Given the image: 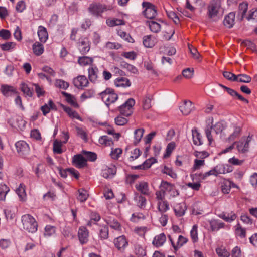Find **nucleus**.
I'll return each mask as SVG.
<instances>
[{"label":"nucleus","instance_id":"1","mask_svg":"<svg viewBox=\"0 0 257 257\" xmlns=\"http://www.w3.org/2000/svg\"><path fill=\"white\" fill-rule=\"evenodd\" d=\"M21 221L24 230L31 233L37 230V223L35 218L30 214H25L22 216Z\"/></svg>","mask_w":257,"mask_h":257},{"label":"nucleus","instance_id":"2","mask_svg":"<svg viewBox=\"0 0 257 257\" xmlns=\"http://www.w3.org/2000/svg\"><path fill=\"white\" fill-rule=\"evenodd\" d=\"M100 95L102 101L107 106L115 102L118 99L117 94L114 93L113 90L110 88L106 89Z\"/></svg>","mask_w":257,"mask_h":257},{"label":"nucleus","instance_id":"3","mask_svg":"<svg viewBox=\"0 0 257 257\" xmlns=\"http://www.w3.org/2000/svg\"><path fill=\"white\" fill-rule=\"evenodd\" d=\"M221 8L220 0H212L208 7V17L215 20L216 17Z\"/></svg>","mask_w":257,"mask_h":257},{"label":"nucleus","instance_id":"4","mask_svg":"<svg viewBox=\"0 0 257 257\" xmlns=\"http://www.w3.org/2000/svg\"><path fill=\"white\" fill-rule=\"evenodd\" d=\"M109 9L107 6L100 3H92L90 5L88 8L89 12L93 15L99 17L102 13Z\"/></svg>","mask_w":257,"mask_h":257},{"label":"nucleus","instance_id":"5","mask_svg":"<svg viewBox=\"0 0 257 257\" xmlns=\"http://www.w3.org/2000/svg\"><path fill=\"white\" fill-rule=\"evenodd\" d=\"M142 6L145 8L143 11L145 17L148 19H153L157 14L155 6L150 2H144Z\"/></svg>","mask_w":257,"mask_h":257},{"label":"nucleus","instance_id":"6","mask_svg":"<svg viewBox=\"0 0 257 257\" xmlns=\"http://www.w3.org/2000/svg\"><path fill=\"white\" fill-rule=\"evenodd\" d=\"M251 137H243L238 142H234V144H236V147L239 152L245 153L248 151L249 143L251 141Z\"/></svg>","mask_w":257,"mask_h":257},{"label":"nucleus","instance_id":"7","mask_svg":"<svg viewBox=\"0 0 257 257\" xmlns=\"http://www.w3.org/2000/svg\"><path fill=\"white\" fill-rule=\"evenodd\" d=\"M135 102L133 98H129L123 104L119 107L120 113L125 116H128L132 113V107Z\"/></svg>","mask_w":257,"mask_h":257},{"label":"nucleus","instance_id":"8","mask_svg":"<svg viewBox=\"0 0 257 257\" xmlns=\"http://www.w3.org/2000/svg\"><path fill=\"white\" fill-rule=\"evenodd\" d=\"M15 146L18 153L21 156L26 155L29 154L30 148L28 144L24 141H18L15 144Z\"/></svg>","mask_w":257,"mask_h":257},{"label":"nucleus","instance_id":"9","mask_svg":"<svg viewBox=\"0 0 257 257\" xmlns=\"http://www.w3.org/2000/svg\"><path fill=\"white\" fill-rule=\"evenodd\" d=\"M90 42L87 37L81 38L79 40L78 48L82 54H86L90 50Z\"/></svg>","mask_w":257,"mask_h":257},{"label":"nucleus","instance_id":"10","mask_svg":"<svg viewBox=\"0 0 257 257\" xmlns=\"http://www.w3.org/2000/svg\"><path fill=\"white\" fill-rule=\"evenodd\" d=\"M114 244L115 246L120 252H123L128 245V242L123 235L119 236L114 239Z\"/></svg>","mask_w":257,"mask_h":257},{"label":"nucleus","instance_id":"11","mask_svg":"<svg viewBox=\"0 0 257 257\" xmlns=\"http://www.w3.org/2000/svg\"><path fill=\"white\" fill-rule=\"evenodd\" d=\"M78 236L81 244H86L88 241L89 232L86 227L82 226L79 228Z\"/></svg>","mask_w":257,"mask_h":257},{"label":"nucleus","instance_id":"12","mask_svg":"<svg viewBox=\"0 0 257 257\" xmlns=\"http://www.w3.org/2000/svg\"><path fill=\"white\" fill-rule=\"evenodd\" d=\"M88 83V80L84 75L79 76L73 80L74 86L79 89H82L83 87H86Z\"/></svg>","mask_w":257,"mask_h":257},{"label":"nucleus","instance_id":"13","mask_svg":"<svg viewBox=\"0 0 257 257\" xmlns=\"http://www.w3.org/2000/svg\"><path fill=\"white\" fill-rule=\"evenodd\" d=\"M86 162L87 160L81 154L74 155L73 157L72 163L78 168L84 167L86 165Z\"/></svg>","mask_w":257,"mask_h":257},{"label":"nucleus","instance_id":"14","mask_svg":"<svg viewBox=\"0 0 257 257\" xmlns=\"http://www.w3.org/2000/svg\"><path fill=\"white\" fill-rule=\"evenodd\" d=\"M116 172V168L114 166H105L102 170V175L106 179L112 178Z\"/></svg>","mask_w":257,"mask_h":257},{"label":"nucleus","instance_id":"15","mask_svg":"<svg viewBox=\"0 0 257 257\" xmlns=\"http://www.w3.org/2000/svg\"><path fill=\"white\" fill-rule=\"evenodd\" d=\"M193 108L192 102L185 100L183 103L179 107L181 112L183 115H187L190 113Z\"/></svg>","mask_w":257,"mask_h":257},{"label":"nucleus","instance_id":"16","mask_svg":"<svg viewBox=\"0 0 257 257\" xmlns=\"http://www.w3.org/2000/svg\"><path fill=\"white\" fill-rule=\"evenodd\" d=\"M235 14L234 12H231L225 16L223 21V24L228 28H232L234 24Z\"/></svg>","mask_w":257,"mask_h":257},{"label":"nucleus","instance_id":"17","mask_svg":"<svg viewBox=\"0 0 257 257\" xmlns=\"http://www.w3.org/2000/svg\"><path fill=\"white\" fill-rule=\"evenodd\" d=\"M166 240V237L164 233H162L158 235H156L152 243L155 246L158 247L161 246L165 242Z\"/></svg>","mask_w":257,"mask_h":257},{"label":"nucleus","instance_id":"18","mask_svg":"<svg viewBox=\"0 0 257 257\" xmlns=\"http://www.w3.org/2000/svg\"><path fill=\"white\" fill-rule=\"evenodd\" d=\"M136 188L141 193L145 195H148L149 194V190L148 184L147 182L143 181L136 184Z\"/></svg>","mask_w":257,"mask_h":257},{"label":"nucleus","instance_id":"19","mask_svg":"<svg viewBox=\"0 0 257 257\" xmlns=\"http://www.w3.org/2000/svg\"><path fill=\"white\" fill-rule=\"evenodd\" d=\"M37 33L40 41L42 43L45 42L48 37L46 29L43 26H40Z\"/></svg>","mask_w":257,"mask_h":257},{"label":"nucleus","instance_id":"20","mask_svg":"<svg viewBox=\"0 0 257 257\" xmlns=\"http://www.w3.org/2000/svg\"><path fill=\"white\" fill-rule=\"evenodd\" d=\"M192 135L193 142L195 145L199 146L203 144L202 136L196 128H194L192 130Z\"/></svg>","mask_w":257,"mask_h":257},{"label":"nucleus","instance_id":"21","mask_svg":"<svg viewBox=\"0 0 257 257\" xmlns=\"http://www.w3.org/2000/svg\"><path fill=\"white\" fill-rule=\"evenodd\" d=\"M61 107L68 114L70 117L72 118H76L78 120H81V117L76 111L73 110L69 107L66 106L63 104L61 105Z\"/></svg>","mask_w":257,"mask_h":257},{"label":"nucleus","instance_id":"22","mask_svg":"<svg viewBox=\"0 0 257 257\" xmlns=\"http://www.w3.org/2000/svg\"><path fill=\"white\" fill-rule=\"evenodd\" d=\"M62 94L65 97L66 101L71 105L76 108L78 107L76 98L74 96L66 92H62Z\"/></svg>","mask_w":257,"mask_h":257},{"label":"nucleus","instance_id":"23","mask_svg":"<svg viewBox=\"0 0 257 257\" xmlns=\"http://www.w3.org/2000/svg\"><path fill=\"white\" fill-rule=\"evenodd\" d=\"M114 84L116 87H127L131 85V82L127 78L120 77L115 80Z\"/></svg>","mask_w":257,"mask_h":257},{"label":"nucleus","instance_id":"24","mask_svg":"<svg viewBox=\"0 0 257 257\" xmlns=\"http://www.w3.org/2000/svg\"><path fill=\"white\" fill-rule=\"evenodd\" d=\"M144 45L147 48H151L155 43V38L151 35H146L143 37Z\"/></svg>","mask_w":257,"mask_h":257},{"label":"nucleus","instance_id":"25","mask_svg":"<svg viewBox=\"0 0 257 257\" xmlns=\"http://www.w3.org/2000/svg\"><path fill=\"white\" fill-rule=\"evenodd\" d=\"M175 214L178 217L182 216L184 215L186 207L185 203H180L177 204L174 209Z\"/></svg>","mask_w":257,"mask_h":257},{"label":"nucleus","instance_id":"26","mask_svg":"<svg viewBox=\"0 0 257 257\" xmlns=\"http://www.w3.org/2000/svg\"><path fill=\"white\" fill-rule=\"evenodd\" d=\"M1 92L6 96H9L12 93H17L16 89L11 86L2 85L1 86Z\"/></svg>","mask_w":257,"mask_h":257},{"label":"nucleus","instance_id":"27","mask_svg":"<svg viewBox=\"0 0 257 257\" xmlns=\"http://www.w3.org/2000/svg\"><path fill=\"white\" fill-rule=\"evenodd\" d=\"M209 224L211 228L212 231H217L220 228H223L224 226V223L219 220H212L209 221Z\"/></svg>","mask_w":257,"mask_h":257},{"label":"nucleus","instance_id":"28","mask_svg":"<svg viewBox=\"0 0 257 257\" xmlns=\"http://www.w3.org/2000/svg\"><path fill=\"white\" fill-rule=\"evenodd\" d=\"M88 78L90 81L94 82L96 81L98 75V69L96 67H90L88 69Z\"/></svg>","mask_w":257,"mask_h":257},{"label":"nucleus","instance_id":"29","mask_svg":"<svg viewBox=\"0 0 257 257\" xmlns=\"http://www.w3.org/2000/svg\"><path fill=\"white\" fill-rule=\"evenodd\" d=\"M217 175L221 174H225L232 171L231 167L227 166H225L224 165L219 164L215 167Z\"/></svg>","mask_w":257,"mask_h":257},{"label":"nucleus","instance_id":"30","mask_svg":"<svg viewBox=\"0 0 257 257\" xmlns=\"http://www.w3.org/2000/svg\"><path fill=\"white\" fill-rule=\"evenodd\" d=\"M248 9V4L243 2L240 3L238 7V16H240V20H242L244 18Z\"/></svg>","mask_w":257,"mask_h":257},{"label":"nucleus","instance_id":"31","mask_svg":"<svg viewBox=\"0 0 257 257\" xmlns=\"http://www.w3.org/2000/svg\"><path fill=\"white\" fill-rule=\"evenodd\" d=\"M33 51L34 53L37 56L41 55L44 52L43 45L39 42H36L33 45Z\"/></svg>","mask_w":257,"mask_h":257},{"label":"nucleus","instance_id":"32","mask_svg":"<svg viewBox=\"0 0 257 257\" xmlns=\"http://www.w3.org/2000/svg\"><path fill=\"white\" fill-rule=\"evenodd\" d=\"M219 217L223 219L226 222H231L234 220L236 218L235 213L231 212V213H222L219 215Z\"/></svg>","mask_w":257,"mask_h":257},{"label":"nucleus","instance_id":"33","mask_svg":"<svg viewBox=\"0 0 257 257\" xmlns=\"http://www.w3.org/2000/svg\"><path fill=\"white\" fill-rule=\"evenodd\" d=\"M147 23L149 26L150 30L153 33H158L161 30V25L158 23L154 21H147Z\"/></svg>","mask_w":257,"mask_h":257},{"label":"nucleus","instance_id":"34","mask_svg":"<svg viewBox=\"0 0 257 257\" xmlns=\"http://www.w3.org/2000/svg\"><path fill=\"white\" fill-rule=\"evenodd\" d=\"M144 133V129L143 128H139L138 129H136L134 132V144L135 145H137L138 143H139Z\"/></svg>","mask_w":257,"mask_h":257},{"label":"nucleus","instance_id":"35","mask_svg":"<svg viewBox=\"0 0 257 257\" xmlns=\"http://www.w3.org/2000/svg\"><path fill=\"white\" fill-rule=\"evenodd\" d=\"M158 209L161 214L166 212L169 209L168 202L167 201H159L158 203Z\"/></svg>","mask_w":257,"mask_h":257},{"label":"nucleus","instance_id":"36","mask_svg":"<svg viewBox=\"0 0 257 257\" xmlns=\"http://www.w3.org/2000/svg\"><path fill=\"white\" fill-rule=\"evenodd\" d=\"M98 141L100 144L104 145L105 146H111L113 144L112 139L107 136H103L100 137Z\"/></svg>","mask_w":257,"mask_h":257},{"label":"nucleus","instance_id":"37","mask_svg":"<svg viewBox=\"0 0 257 257\" xmlns=\"http://www.w3.org/2000/svg\"><path fill=\"white\" fill-rule=\"evenodd\" d=\"M233 132L229 136L228 140L232 141L238 138L240 134L241 128L240 126L235 125H233Z\"/></svg>","mask_w":257,"mask_h":257},{"label":"nucleus","instance_id":"38","mask_svg":"<svg viewBox=\"0 0 257 257\" xmlns=\"http://www.w3.org/2000/svg\"><path fill=\"white\" fill-rule=\"evenodd\" d=\"M9 191V187L4 184H0V200L4 201L6 196Z\"/></svg>","mask_w":257,"mask_h":257},{"label":"nucleus","instance_id":"39","mask_svg":"<svg viewBox=\"0 0 257 257\" xmlns=\"http://www.w3.org/2000/svg\"><path fill=\"white\" fill-rule=\"evenodd\" d=\"M56 232V228L50 225H47L45 228L44 235L45 237H50L54 235Z\"/></svg>","mask_w":257,"mask_h":257},{"label":"nucleus","instance_id":"40","mask_svg":"<svg viewBox=\"0 0 257 257\" xmlns=\"http://www.w3.org/2000/svg\"><path fill=\"white\" fill-rule=\"evenodd\" d=\"M62 143H63L62 142L58 141L57 140H55L54 141L53 150L54 153L60 154L63 152L61 148Z\"/></svg>","mask_w":257,"mask_h":257},{"label":"nucleus","instance_id":"41","mask_svg":"<svg viewBox=\"0 0 257 257\" xmlns=\"http://www.w3.org/2000/svg\"><path fill=\"white\" fill-rule=\"evenodd\" d=\"M78 63L83 66L91 64L93 62V59L87 56H83L79 58Z\"/></svg>","mask_w":257,"mask_h":257},{"label":"nucleus","instance_id":"42","mask_svg":"<svg viewBox=\"0 0 257 257\" xmlns=\"http://www.w3.org/2000/svg\"><path fill=\"white\" fill-rule=\"evenodd\" d=\"M99 236L101 239H106L108 237V227L107 225L102 226L99 230Z\"/></svg>","mask_w":257,"mask_h":257},{"label":"nucleus","instance_id":"43","mask_svg":"<svg viewBox=\"0 0 257 257\" xmlns=\"http://www.w3.org/2000/svg\"><path fill=\"white\" fill-rule=\"evenodd\" d=\"M20 88L21 91L28 97H32L33 96V92L32 90L28 86V85L25 83H22L21 84Z\"/></svg>","mask_w":257,"mask_h":257},{"label":"nucleus","instance_id":"44","mask_svg":"<svg viewBox=\"0 0 257 257\" xmlns=\"http://www.w3.org/2000/svg\"><path fill=\"white\" fill-rule=\"evenodd\" d=\"M237 80L235 81H238L243 83H249L251 81V78L246 74H241L236 75Z\"/></svg>","mask_w":257,"mask_h":257},{"label":"nucleus","instance_id":"45","mask_svg":"<svg viewBox=\"0 0 257 257\" xmlns=\"http://www.w3.org/2000/svg\"><path fill=\"white\" fill-rule=\"evenodd\" d=\"M16 193L19 196L21 200L24 201L26 197V193L24 188V185L21 184L16 190Z\"/></svg>","mask_w":257,"mask_h":257},{"label":"nucleus","instance_id":"46","mask_svg":"<svg viewBox=\"0 0 257 257\" xmlns=\"http://www.w3.org/2000/svg\"><path fill=\"white\" fill-rule=\"evenodd\" d=\"M137 203V205L141 208H143L145 207L146 204V198L141 195H136L135 197Z\"/></svg>","mask_w":257,"mask_h":257},{"label":"nucleus","instance_id":"47","mask_svg":"<svg viewBox=\"0 0 257 257\" xmlns=\"http://www.w3.org/2000/svg\"><path fill=\"white\" fill-rule=\"evenodd\" d=\"M79 195L77 196V199L81 202L85 201L88 196L87 191L83 189L78 190Z\"/></svg>","mask_w":257,"mask_h":257},{"label":"nucleus","instance_id":"48","mask_svg":"<svg viewBox=\"0 0 257 257\" xmlns=\"http://www.w3.org/2000/svg\"><path fill=\"white\" fill-rule=\"evenodd\" d=\"M231 185L233 186L236 187V185L230 181L224 183L221 186V189L224 193H229L230 190Z\"/></svg>","mask_w":257,"mask_h":257},{"label":"nucleus","instance_id":"49","mask_svg":"<svg viewBox=\"0 0 257 257\" xmlns=\"http://www.w3.org/2000/svg\"><path fill=\"white\" fill-rule=\"evenodd\" d=\"M168 17L172 19L174 22L177 24L179 23V19L177 14L173 11L171 10H166Z\"/></svg>","mask_w":257,"mask_h":257},{"label":"nucleus","instance_id":"50","mask_svg":"<svg viewBox=\"0 0 257 257\" xmlns=\"http://www.w3.org/2000/svg\"><path fill=\"white\" fill-rule=\"evenodd\" d=\"M215 133L218 134L221 133L225 128V125L223 122H218L215 125H212Z\"/></svg>","mask_w":257,"mask_h":257},{"label":"nucleus","instance_id":"51","mask_svg":"<svg viewBox=\"0 0 257 257\" xmlns=\"http://www.w3.org/2000/svg\"><path fill=\"white\" fill-rule=\"evenodd\" d=\"M118 35L122 38L124 40L128 42H133L134 39L131 37V36L127 34L125 32L121 30H119L117 32Z\"/></svg>","mask_w":257,"mask_h":257},{"label":"nucleus","instance_id":"52","mask_svg":"<svg viewBox=\"0 0 257 257\" xmlns=\"http://www.w3.org/2000/svg\"><path fill=\"white\" fill-rule=\"evenodd\" d=\"M82 153L87 159L90 161H94L97 159V155L94 152L83 151Z\"/></svg>","mask_w":257,"mask_h":257},{"label":"nucleus","instance_id":"53","mask_svg":"<svg viewBox=\"0 0 257 257\" xmlns=\"http://www.w3.org/2000/svg\"><path fill=\"white\" fill-rule=\"evenodd\" d=\"M197 228V226L196 225H194L193 226L190 231V235L193 242H196L198 240Z\"/></svg>","mask_w":257,"mask_h":257},{"label":"nucleus","instance_id":"54","mask_svg":"<svg viewBox=\"0 0 257 257\" xmlns=\"http://www.w3.org/2000/svg\"><path fill=\"white\" fill-rule=\"evenodd\" d=\"M160 187L161 188V191H163V193H164L165 191H171L172 190H173V185L166 181H162L160 184Z\"/></svg>","mask_w":257,"mask_h":257},{"label":"nucleus","instance_id":"55","mask_svg":"<svg viewBox=\"0 0 257 257\" xmlns=\"http://www.w3.org/2000/svg\"><path fill=\"white\" fill-rule=\"evenodd\" d=\"M122 150L120 148L112 149L110 156L114 159H118L120 155L121 154Z\"/></svg>","mask_w":257,"mask_h":257},{"label":"nucleus","instance_id":"56","mask_svg":"<svg viewBox=\"0 0 257 257\" xmlns=\"http://www.w3.org/2000/svg\"><path fill=\"white\" fill-rule=\"evenodd\" d=\"M175 147V143L174 142H171L169 143L166 148V154H164V157H169L173 150L174 149Z\"/></svg>","mask_w":257,"mask_h":257},{"label":"nucleus","instance_id":"57","mask_svg":"<svg viewBox=\"0 0 257 257\" xmlns=\"http://www.w3.org/2000/svg\"><path fill=\"white\" fill-rule=\"evenodd\" d=\"M236 233L240 237L244 238L246 236V230L242 228L239 224H238L236 226Z\"/></svg>","mask_w":257,"mask_h":257},{"label":"nucleus","instance_id":"58","mask_svg":"<svg viewBox=\"0 0 257 257\" xmlns=\"http://www.w3.org/2000/svg\"><path fill=\"white\" fill-rule=\"evenodd\" d=\"M106 23L108 26L110 27H113L114 26L119 25L123 24V21L120 19H114V20H108L106 21Z\"/></svg>","mask_w":257,"mask_h":257},{"label":"nucleus","instance_id":"59","mask_svg":"<svg viewBox=\"0 0 257 257\" xmlns=\"http://www.w3.org/2000/svg\"><path fill=\"white\" fill-rule=\"evenodd\" d=\"M100 219V216L96 212H93L91 215V220L87 223L88 226H91L92 223L94 222L95 223L96 222L98 221Z\"/></svg>","mask_w":257,"mask_h":257},{"label":"nucleus","instance_id":"60","mask_svg":"<svg viewBox=\"0 0 257 257\" xmlns=\"http://www.w3.org/2000/svg\"><path fill=\"white\" fill-rule=\"evenodd\" d=\"M94 95V91L92 89L87 90L85 91L81 96V99L84 100L86 99L90 98Z\"/></svg>","mask_w":257,"mask_h":257},{"label":"nucleus","instance_id":"61","mask_svg":"<svg viewBox=\"0 0 257 257\" xmlns=\"http://www.w3.org/2000/svg\"><path fill=\"white\" fill-rule=\"evenodd\" d=\"M223 75L226 79L231 81H235L237 80L236 75L230 72L224 71Z\"/></svg>","mask_w":257,"mask_h":257},{"label":"nucleus","instance_id":"62","mask_svg":"<svg viewBox=\"0 0 257 257\" xmlns=\"http://www.w3.org/2000/svg\"><path fill=\"white\" fill-rule=\"evenodd\" d=\"M16 44L14 42H8L1 45V49L4 51H8L15 47Z\"/></svg>","mask_w":257,"mask_h":257},{"label":"nucleus","instance_id":"63","mask_svg":"<svg viewBox=\"0 0 257 257\" xmlns=\"http://www.w3.org/2000/svg\"><path fill=\"white\" fill-rule=\"evenodd\" d=\"M77 135L85 142L87 141V135L85 131L82 128L77 127L76 128Z\"/></svg>","mask_w":257,"mask_h":257},{"label":"nucleus","instance_id":"64","mask_svg":"<svg viewBox=\"0 0 257 257\" xmlns=\"http://www.w3.org/2000/svg\"><path fill=\"white\" fill-rule=\"evenodd\" d=\"M216 251L217 254L221 257H229L230 256V253L225 249L216 248Z\"/></svg>","mask_w":257,"mask_h":257}]
</instances>
